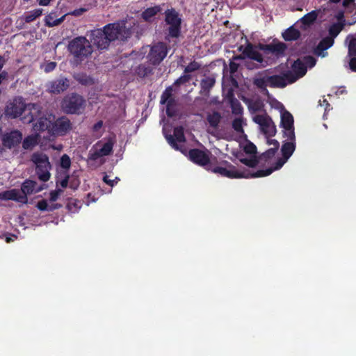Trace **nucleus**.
I'll return each instance as SVG.
<instances>
[{
	"label": "nucleus",
	"mask_w": 356,
	"mask_h": 356,
	"mask_svg": "<svg viewBox=\"0 0 356 356\" xmlns=\"http://www.w3.org/2000/svg\"><path fill=\"white\" fill-rule=\"evenodd\" d=\"M56 63L50 62V63H47L46 65L45 68H44V71L46 72L52 71L56 67Z\"/></svg>",
	"instance_id": "4d7b16f0"
},
{
	"label": "nucleus",
	"mask_w": 356,
	"mask_h": 356,
	"mask_svg": "<svg viewBox=\"0 0 356 356\" xmlns=\"http://www.w3.org/2000/svg\"><path fill=\"white\" fill-rule=\"evenodd\" d=\"M103 180L108 185L111 186H114V181L115 180H113V179H109L108 176V175H105L103 177Z\"/></svg>",
	"instance_id": "052dcab7"
},
{
	"label": "nucleus",
	"mask_w": 356,
	"mask_h": 356,
	"mask_svg": "<svg viewBox=\"0 0 356 356\" xmlns=\"http://www.w3.org/2000/svg\"><path fill=\"white\" fill-rule=\"evenodd\" d=\"M68 50L72 55V63L78 65L92 53V47L85 37H77L70 42Z\"/></svg>",
	"instance_id": "7ed1b4c3"
},
{
	"label": "nucleus",
	"mask_w": 356,
	"mask_h": 356,
	"mask_svg": "<svg viewBox=\"0 0 356 356\" xmlns=\"http://www.w3.org/2000/svg\"><path fill=\"white\" fill-rule=\"evenodd\" d=\"M4 63H5V59L3 58V57L0 56V70L2 69V67L4 65Z\"/></svg>",
	"instance_id": "774afa93"
},
{
	"label": "nucleus",
	"mask_w": 356,
	"mask_h": 356,
	"mask_svg": "<svg viewBox=\"0 0 356 356\" xmlns=\"http://www.w3.org/2000/svg\"><path fill=\"white\" fill-rule=\"evenodd\" d=\"M240 161L247 166L254 168L257 165V161L255 159H241Z\"/></svg>",
	"instance_id": "3c124183"
},
{
	"label": "nucleus",
	"mask_w": 356,
	"mask_h": 356,
	"mask_svg": "<svg viewBox=\"0 0 356 356\" xmlns=\"http://www.w3.org/2000/svg\"><path fill=\"white\" fill-rule=\"evenodd\" d=\"M22 139V134L19 131H13L3 136V145L11 148L20 143Z\"/></svg>",
	"instance_id": "aec40b11"
},
{
	"label": "nucleus",
	"mask_w": 356,
	"mask_h": 356,
	"mask_svg": "<svg viewBox=\"0 0 356 356\" xmlns=\"http://www.w3.org/2000/svg\"><path fill=\"white\" fill-rule=\"evenodd\" d=\"M300 35V31L293 26L289 27L282 33L284 39L286 41L296 40Z\"/></svg>",
	"instance_id": "c756f323"
},
{
	"label": "nucleus",
	"mask_w": 356,
	"mask_h": 356,
	"mask_svg": "<svg viewBox=\"0 0 356 356\" xmlns=\"http://www.w3.org/2000/svg\"><path fill=\"white\" fill-rule=\"evenodd\" d=\"M230 103L232 113L241 116L243 108L240 102L237 99H233L231 100Z\"/></svg>",
	"instance_id": "4c0bfd02"
},
{
	"label": "nucleus",
	"mask_w": 356,
	"mask_h": 356,
	"mask_svg": "<svg viewBox=\"0 0 356 356\" xmlns=\"http://www.w3.org/2000/svg\"><path fill=\"white\" fill-rule=\"evenodd\" d=\"M136 73L141 77H145L152 73V68L145 65H140L136 69Z\"/></svg>",
	"instance_id": "e433bc0d"
},
{
	"label": "nucleus",
	"mask_w": 356,
	"mask_h": 356,
	"mask_svg": "<svg viewBox=\"0 0 356 356\" xmlns=\"http://www.w3.org/2000/svg\"><path fill=\"white\" fill-rule=\"evenodd\" d=\"M166 104V113L167 115L170 117H173L176 114V101L170 100V102L165 104Z\"/></svg>",
	"instance_id": "58836bf2"
},
{
	"label": "nucleus",
	"mask_w": 356,
	"mask_h": 356,
	"mask_svg": "<svg viewBox=\"0 0 356 356\" xmlns=\"http://www.w3.org/2000/svg\"><path fill=\"white\" fill-rule=\"evenodd\" d=\"M27 107L28 105H25L22 98H15L8 102L5 113L11 118H16L19 116L24 111H28Z\"/></svg>",
	"instance_id": "9b49d317"
},
{
	"label": "nucleus",
	"mask_w": 356,
	"mask_h": 356,
	"mask_svg": "<svg viewBox=\"0 0 356 356\" xmlns=\"http://www.w3.org/2000/svg\"><path fill=\"white\" fill-rule=\"evenodd\" d=\"M253 83L257 88L266 90L267 87L283 88L292 83L285 71L274 75H269L266 72L259 74L254 79Z\"/></svg>",
	"instance_id": "20e7f679"
},
{
	"label": "nucleus",
	"mask_w": 356,
	"mask_h": 356,
	"mask_svg": "<svg viewBox=\"0 0 356 356\" xmlns=\"http://www.w3.org/2000/svg\"><path fill=\"white\" fill-rule=\"evenodd\" d=\"M86 101L76 93L66 95L61 103V107L66 113H80L85 107Z\"/></svg>",
	"instance_id": "0eeeda50"
},
{
	"label": "nucleus",
	"mask_w": 356,
	"mask_h": 356,
	"mask_svg": "<svg viewBox=\"0 0 356 356\" xmlns=\"http://www.w3.org/2000/svg\"><path fill=\"white\" fill-rule=\"evenodd\" d=\"M289 142H286L282 146V152L283 157L278 159L276 165L274 168H270L267 170H259L254 174L252 175V177H265L270 175L274 170H278L287 161L289 157L292 155L295 150L294 140H289Z\"/></svg>",
	"instance_id": "423d86ee"
},
{
	"label": "nucleus",
	"mask_w": 356,
	"mask_h": 356,
	"mask_svg": "<svg viewBox=\"0 0 356 356\" xmlns=\"http://www.w3.org/2000/svg\"><path fill=\"white\" fill-rule=\"evenodd\" d=\"M75 79L81 84L90 86L94 83L93 79L86 74H78L75 76Z\"/></svg>",
	"instance_id": "f704fd0d"
},
{
	"label": "nucleus",
	"mask_w": 356,
	"mask_h": 356,
	"mask_svg": "<svg viewBox=\"0 0 356 356\" xmlns=\"http://www.w3.org/2000/svg\"><path fill=\"white\" fill-rule=\"evenodd\" d=\"M189 156L193 162L201 165H204L209 161V158L207 154L203 151L197 149L190 150Z\"/></svg>",
	"instance_id": "4be33fe9"
},
{
	"label": "nucleus",
	"mask_w": 356,
	"mask_h": 356,
	"mask_svg": "<svg viewBox=\"0 0 356 356\" xmlns=\"http://www.w3.org/2000/svg\"><path fill=\"white\" fill-rule=\"evenodd\" d=\"M113 143L111 141H108L104 144L102 148L99 149L101 154L103 156L109 155L113 149Z\"/></svg>",
	"instance_id": "37998d69"
},
{
	"label": "nucleus",
	"mask_w": 356,
	"mask_h": 356,
	"mask_svg": "<svg viewBox=\"0 0 356 356\" xmlns=\"http://www.w3.org/2000/svg\"><path fill=\"white\" fill-rule=\"evenodd\" d=\"M71 165V159L67 154H63L60 158V166L65 170H68Z\"/></svg>",
	"instance_id": "c03bdc74"
},
{
	"label": "nucleus",
	"mask_w": 356,
	"mask_h": 356,
	"mask_svg": "<svg viewBox=\"0 0 356 356\" xmlns=\"http://www.w3.org/2000/svg\"><path fill=\"white\" fill-rule=\"evenodd\" d=\"M165 22L168 25V35L178 38L181 32V18L175 8L168 9L165 12Z\"/></svg>",
	"instance_id": "6e6552de"
},
{
	"label": "nucleus",
	"mask_w": 356,
	"mask_h": 356,
	"mask_svg": "<svg viewBox=\"0 0 356 356\" xmlns=\"http://www.w3.org/2000/svg\"><path fill=\"white\" fill-rule=\"evenodd\" d=\"M39 139H40V136L37 133L27 136L23 140V143H22L23 148L25 149H32L34 146H35L38 143Z\"/></svg>",
	"instance_id": "bb28decb"
},
{
	"label": "nucleus",
	"mask_w": 356,
	"mask_h": 356,
	"mask_svg": "<svg viewBox=\"0 0 356 356\" xmlns=\"http://www.w3.org/2000/svg\"><path fill=\"white\" fill-rule=\"evenodd\" d=\"M337 18L339 22H343L344 23V21L343 20V13L342 12H339L337 15Z\"/></svg>",
	"instance_id": "69168bd1"
},
{
	"label": "nucleus",
	"mask_w": 356,
	"mask_h": 356,
	"mask_svg": "<svg viewBox=\"0 0 356 356\" xmlns=\"http://www.w3.org/2000/svg\"><path fill=\"white\" fill-rule=\"evenodd\" d=\"M348 57L356 56V38H351L348 43Z\"/></svg>",
	"instance_id": "a19ab883"
},
{
	"label": "nucleus",
	"mask_w": 356,
	"mask_h": 356,
	"mask_svg": "<svg viewBox=\"0 0 356 356\" xmlns=\"http://www.w3.org/2000/svg\"><path fill=\"white\" fill-rule=\"evenodd\" d=\"M222 116L220 113L217 111H212L209 113L207 115V120L208 123L210 127L214 129L218 128Z\"/></svg>",
	"instance_id": "a878e982"
},
{
	"label": "nucleus",
	"mask_w": 356,
	"mask_h": 356,
	"mask_svg": "<svg viewBox=\"0 0 356 356\" xmlns=\"http://www.w3.org/2000/svg\"><path fill=\"white\" fill-rule=\"evenodd\" d=\"M102 156H104L101 154L99 149H96L93 152H92L90 151V154H89L90 159L93 160V161H95Z\"/></svg>",
	"instance_id": "864d4df0"
},
{
	"label": "nucleus",
	"mask_w": 356,
	"mask_h": 356,
	"mask_svg": "<svg viewBox=\"0 0 356 356\" xmlns=\"http://www.w3.org/2000/svg\"><path fill=\"white\" fill-rule=\"evenodd\" d=\"M212 171L228 178H248L249 173L245 168L241 169L225 162V166L215 167Z\"/></svg>",
	"instance_id": "1a4fd4ad"
},
{
	"label": "nucleus",
	"mask_w": 356,
	"mask_h": 356,
	"mask_svg": "<svg viewBox=\"0 0 356 356\" xmlns=\"http://www.w3.org/2000/svg\"><path fill=\"white\" fill-rule=\"evenodd\" d=\"M191 76L189 74L182 75L175 81L174 85L179 86L181 84L186 83L188 82L191 80Z\"/></svg>",
	"instance_id": "8fccbe9b"
},
{
	"label": "nucleus",
	"mask_w": 356,
	"mask_h": 356,
	"mask_svg": "<svg viewBox=\"0 0 356 356\" xmlns=\"http://www.w3.org/2000/svg\"><path fill=\"white\" fill-rule=\"evenodd\" d=\"M246 104L248 109L251 113H255L260 111H262L264 107V103L259 99H247Z\"/></svg>",
	"instance_id": "cd10ccee"
},
{
	"label": "nucleus",
	"mask_w": 356,
	"mask_h": 356,
	"mask_svg": "<svg viewBox=\"0 0 356 356\" xmlns=\"http://www.w3.org/2000/svg\"><path fill=\"white\" fill-rule=\"evenodd\" d=\"M58 191H51L50 193V197H49V199H50V201L51 202L56 201L58 199Z\"/></svg>",
	"instance_id": "bf43d9fd"
},
{
	"label": "nucleus",
	"mask_w": 356,
	"mask_h": 356,
	"mask_svg": "<svg viewBox=\"0 0 356 356\" xmlns=\"http://www.w3.org/2000/svg\"><path fill=\"white\" fill-rule=\"evenodd\" d=\"M0 200H15L20 203H26L27 197L22 195L21 192L17 189H12L0 193Z\"/></svg>",
	"instance_id": "a211bd4d"
},
{
	"label": "nucleus",
	"mask_w": 356,
	"mask_h": 356,
	"mask_svg": "<svg viewBox=\"0 0 356 356\" xmlns=\"http://www.w3.org/2000/svg\"><path fill=\"white\" fill-rule=\"evenodd\" d=\"M51 0H40L39 4L41 6H47Z\"/></svg>",
	"instance_id": "338daca9"
},
{
	"label": "nucleus",
	"mask_w": 356,
	"mask_h": 356,
	"mask_svg": "<svg viewBox=\"0 0 356 356\" xmlns=\"http://www.w3.org/2000/svg\"><path fill=\"white\" fill-rule=\"evenodd\" d=\"M79 204H80L79 201L73 200V201L70 202L67 204V207L70 211L74 213V212L77 211L79 208H80Z\"/></svg>",
	"instance_id": "09e8293b"
},
{
	"label": "nucleus",
	"mask_w": 356,
	"mask_h": 356,
	"mask_svg": "<svg viewBox=\"0 0 356 356\" xmlns=\"http://www.w3.org/2000/svg\"><path fill=\"white\" fill-rule=\"evenodd\" d=\"M344 25L345 24L343 22H338L332 24L329 28V36L332 37V38L334 39V38H336L342 31Z\"/></svg>",
	"instance_id": "473e14b6"
},
{
	"label": "nucleus",
	"mask_w": 356,
	"mask_h": 356,
	"mask_svg": "<svg viewBox=\"0 0 356 356\" xmlns=\"http://www.w3.org/2000/svg\"><path fill=\"white\" fill-rule=\"evenodd\" d=\"M334 44L332 37L327 36L321 40L315 49V54L319 56L325 57L327 54L325 51Z\"/></svg>",
	"instance_id": "5701e85b"
},
{
	"label": "nucleus",
	"mask_w": 356,
	"mask_h": 356,
	"mask_svg": "<svg viewBox=\"0 0 356 356\" xmlns=\"http://www.w3.org/2000/svg\"><path fill=\"white\" fill-rule=\"evenodd\" d=\"M343 6L350 13L355 12L356 13V3L355 0H343Z\"/></svg>",
	"instance_id": "79ce46f5"
},
{
	"label": "nucleus",
	"mask_w": 356,
	"mask_h": 356,
	"mask_svg": "<svg viewBox=\"0 0 356 356\" xmlns=\"http://www.w3.org/2000/svg\"><path fill=\"white\" fill-rule=\"evenodd\" d=\"M37 207L41 211H49L55 209V207L49 205L47 200H42L37 203Z\"/></svg>",
	"instance_id": "a18cd8bd"
},
{
	"label": "nucleus",
	"mask_w": 356,
	"mask_h": 356,
	"mask_svg": "<svg viewBox=\"0 0 356 356\" xmlns=\"http://www.w3.org/2000/svg\"><path fill=\"white\" fill-rule=\"evenodd\" d=\"M31 161L35 165V173L39 179L44 182L47 181L50 179L51 169L48 156L43 152H36L32 154Z\"/></svg>",
	"instance_id": "39448f33"
},
{
	"label": "nucleus",
	"mask_w": 356,
	"mask_h": 356,
	"mask_svg": "<svg viewBox=\"0 0 356 356\" xmlns=\"http://www.w3.org/2000/svg\"><path fill=\"white\" fill-rule=\"evenodd\" d=\"M301 61L304 63L307 68L313 67L316 63V60L312 56H305L302 60H301Z\"/></svg>",
	"instance_id": "49530a36"
},
{
	"label": "nucleus",
	"mask_w": 356,
	"mask_h": 356,
	"mask_svg": "<svg viewBox=\"0 0 356 356\" xmlns=\"http://www.w3.org/2000/svg\"><path fill=\"white\" fill-rule=\"evenodd\" d=\"M27 110L28 115H25L22 120L24 123H31L36 120L33 124V129L35 132L43 131L50 127L54 118L43 111L39 104H29Z\"/></svg>",
	"instance_id": "f03ea898"
},
{
	"label": "nucleus",
	"mask_w": 356,
	"mask_h": 356,
	"mask_svg": "<svg viewBox=\"0 0 356 356\" xmlns=\"http://www.w3.org/2000/svg\"><path fill=\"white\" fill-rule=\"evenodd\" d=\"M249 56L252 59L257 60L259 63H261L263 61L262 56L261 55V54L256 51H251Z\"/></svg>",
	"instance_id": "603ef678"
},
{
	"label": "nucleus",
	"mask_w": 356,
	"mask_h": 356,
	"mask_svg": "<svg viewBox=\"0 0 356 356\" xmlns=\"http://www.w3.org/2000/svg\"><path fill=\"white\" fill-rule=\"evenodd\" d=\"M252 120L259 126L261 131L267 138L275 134L276 128L272 119L266 114H255L252 116Z\"/></svg>",
	"instance_id": "9d476101"
},
{
	"label": "nucleus",
	"mask_w": 356,
	"mask_h": 356,
	"mask_svg": "<svg viewBox=\"0 0 356 356\" xmlns=\"http://www.w3.org/2000/svg\"><path fill=\"white\" fill-rule=\"evenodd\" d=\"M103 126L102 121H99L97 123H95L93 126V130L95 131H99Z\"/></svg>",
	"instance_id": "e2e57ef3"
},
{
	"label": "nucleus",
	"mask_w": 356,
	"mask_h": 356,
	"mask_svg": "<svg viewBox=\"0 0 356 356\" xmlns=\"http://www.w3.org/2000/svg\"><path fill=\"white\" fill-rule=\"evenodd\" d=\"M172 86H168L165 88V90L163 92L160 103L161 104H165L170 102V100H175V98L172 97Z\"/></svg>",
	"instance_id": "72a5a7b5"
},
{
	"label": "nucleus",
	"mask_w": 356,
	"mask_h": 356,
	"mask_svg": "<svg viewBox=\"0 0 356 356\" xmlns=\"http://www.w3.org/2000/svg\"><path fill=\"white\" fill-rule=\"evenodd\" d=\"M161 8L160 6L148 8L142 13V17L145 21L149 22L152 20V18L158 13L161 12Z\"/></svg>",
	"instance_id": "7c9ffc66"
},
{
	"label": "nucleus",
	"mask_w": 356,
	"mask_h": 356,
	"mask_svg": "<svg viewBox=\"0 0 356 356\" xmlns=\"http://www.w3.org/2000/svg\"><path fill=\"white\" fill-rule=\"evenodd\" d=\"M316 17H317V15H316L315 11H312V12L305 15L302 18L301 20L304 24L309 25L316 20Z\"/></svg>",
	"instance_id": "ea45409f"
},
{
	"label": "nucleus",
	"mask_w": 356,
	"mask_h": 356,
	"mask_svg": "<svg viewBox=\"0 0 356 356\" xmlns=\"http://www.w3.org/2000/svg\"><path fill=\"white\" fill-rule=\"evenodd\" d=\"M245 151L250 154H254L256 152V147L254 145L250 144L245 147Z\"/></svg>",
	"instance_id": "6e6d98bb"
},
{
	"label": "nucleus",
	"mask_w": 356,
	"mask_h": 356,
	"mask_svg": "<svg viewBox=\"0 0 356 356\" xmlns=\"http://www.w3.org/2000/svg\"><path fill=\"white\" fill-rule=\"evenodd\" d=\"M86 11V8H79V9H76V10H73L72 12H71L70 14V15H72L74 16H79L81 15H82L84 12Z\"/></svg>",
	"instance_id": "13d9d810"
},
{
	"label": "nucleus",
	"mask_w": 356,
	"mask_h": 356,
	"mask_svg": "<svg viewBox=\"0 0 356 356\" xmlns=\"http://www.w3.org/2000/svg\"><path fill=\"white\" fill-rule=\"evenodd\" d=\"M131 26L127 22L122 20L108 24L103 29L91 31L90 40L98 49H107L111 42L115 40L124 41L131 35Z\"/></svg>",
	"instance_id": "f257e3e1"
},
{
	"label": "nucleus",
	"mask_w": 356,
	"mask_h": 356,
	"mask_svg": "<svg viewBox=\"0 0 356 356\" xmlns=\"http://www.w3.org/2000/svg\"><path fill=\"white\" fill-rule=\"evenodd\" d=\"M72 129V124L69 119L62 117L57 119L52 125L54 134L63 136Z\"/></svg>",
	"instance_id": "f3484780"
},
{
	"label": "nucleus",
	"mask_w": 356,
	"mask_h": 356,
	"mask_svg": "<svg viewBox=\"0 0 356 356\" xmlns=\"http://www.w3.org/2000/svg\"><path fill=\"white\" fill-rule=\"evenodd\" d=\"M238 64H236V63L231 62L229 64L230 72L233 74L235 72H236V70L238 69Z\"/></svg>",
	"instance_id": "680f3d73"
},
{
	"label": "nucleus",
	"mask_w": 356,
	"mask_h": 356,
	"mask_svg": "<svg viewBox=\"0 0 356 356\" xmlns=\"http://www.w3.org/2000/svg\"><path fill=\"white\" fill-rule=\"evenodd\" d=\"M166 139L168 142L170 144V145L176 149L181 150V145L179 147L176 140L179 143H184L185 141V136L184 134V129L182 127H175L174 129V135H169L166 136Z\"/></svg>",
	"instance_id": "6ab92c4d"
},
{
	"label": "nucleus",
	"mask_w": 356,
	"mask_h": 356,
	"mask_svg": "<svg viewBox=\"0 0 356 356\" xmlns=\"http://www.w3.org/2000/svg\"><path fill=\"white\" fill-rule=\"evenodd\" d=\"M215 82V79L212 77H206L202 79L200 82V93L203 95L209 96V91L213 87Z\"/></svg>",
	"instance_id": "393cba45"
},
{
	"label": "nucleus",
	"mask_w": 356,
	"mask_h": 356,
	"mask_svg": "<svg viewBox=\"0 0 356 356\" xmlns=\"http://www.w3.org/2000/svg\"><path fill=\"white\" fill-rule=\"evenodd\" d=\"M356 56L350 57L349 67L351 70L356 72Z\"/></svg>",
	"instance_id": "5fc2aeb1"
},
{
	"label": "nucleus",
	"mask_w": 356,
	"mask_h": 356,
	"mask_svg": "<svg viewBox=\"0 0 356 356\" xmlns=\"http://www.w3.org/2000/svg\"><path fill=\"white\" fill-rule=\"evenodd\" d=\"M281 124L284 129V134L287 136L288 139L294 140L293 118L289 111L284 108L281 111Z\"/></svg>",
	"instance_id": "ddd939ff"
},
{
	"label": "nucleus",
	"mask_w": 356,
	"mask_h": 356,
	"mask_svg": "<svg viewBox=\"0 0 356 356\" xmlns=\"http://www.w3.org/2000/svg\"><path fill=\"white\" fill-rule=\"evenodd\" d=\"M167 54L166 45L163 42H158L152 47L148 58L152 64L158 65L165 58Z\"/></svg>",
	"instance_id": "f8f14e48"
},
{
	"label": "nucleus",
	"mask_w": 356,
	"mask_h": 356,
	"mask_svg": "<svg viewBox=\"0 0 356 356\" xmlns=\"http://www.w3.org/2000/svg\"><path fill=\"white\" fill-rule=\"evenodd\" d=\"M267 143L269 145H273L272 147L269 148L268 150H266L263 156L269 159L273 156L276 152V151L278 149L280 144L278 141H277L275 139H270L267 138Z\"/></svg>",
	"instance_id": "c85d7f7f"
},
{
	"label": "nucleus",
	"mask_w": 356,
	"mask_h": 356,
	"mask_svg": "<svg viewBox=\"0 0 356 356\" xmlns=\"http://www.w3.org/2000/svg\"><path fill=\"white\" fill-rule=\"evenodd\" d=\"M68 179H69V177L67 176L65 177V179H63L62 181H60V184L63 188L67 187V183H68Z\"/></svg>",
	"instance_id": "0e129e2a"
},
{
	"label": "nucleus",
	"mask_w": 356,
	"mask_h": 356,
	"mask_svg": "<svg viewBox=\"0 0 356 356\" xmlns=\"http://www.w3.org/2000/svg\"><path fill=\"white\" fill-rule=\"evenodd\" d=\"M42 13V9H35L29 12L24 17V20L26 23H30L40 17Z\"/></svg>",
	"instance_id": "c9c22d12"
},
{
	"label": "nucleus",
	"mask_w": 356,
	"mask_h": 356,
	"mask_svg": "<svg viewBox=\"0 0 356 356\" xmlns=\"http://www.w3.org/2000/svg\"><path fill=\"white\" fill-rule=\"evenodd\" d=\"M286 49V46L284 43L275 40L268 44L260 45V49L264 51V53L266 54H272L277 57L282 56Z\"/></svg>",
	"instance_id": "dca6fc26"
},
{
	"label": "nucleus",
	"mask_w": 356,
	"mask_h": 356,
	"mask_svg": "<svg viewBox=\"0 0 356 356\" xmlns=\"http://www.w3.org/2000/svg\"><path fill=\"white\" fill-rule=\"evenodd\" d=\"M201 65L195 62V61H193V62H191V63H189V65H188L185 69H184V72L185 73H190V72H195L197 70H199L200 68Z\"/></svg>",
	"instance_id": "de8ad7c7"
},
{
	"label": "nucleus",
	"mask_w": 356,
	"mask_h": 356,
	"mask_svg": "<svg viewBox=\"0 0 356 356\" xmlns=\"http://www.w3.org/2000/svg\"><path fill=\"white\" fill-rule=\"evenodd\" d=\"M286 73L292 83L296 82L300 78L305 75L307 67L300 59H298L293 63L290 70H286Z\"/></svg>",
	"instance_id": "2eb2a0df"
},
{
	"label": "nucleus",
	"mask_w": 356,
	"mask_h": 356,
	"mask_svg": "<svg viewBox=\"0 0 356 356\" xmlns=\"http://www.w3.org/2000/svg\"><path fill=\"white\" fill-rule=\"evenodd\" d=\"M43 190V185H39L36 181L27 179L22 185V195H27L36 193Z\"/></svg>",
	"instance_id": "412c9836"
},
{
	"label": "nucleus",
	"mask_w": 356,
	"mask_h": 356,
	"mask_svg": "<svg viewBox=\"0 0 356 356\" xmlns=\"http://www.w3.org/2000/svg\"><path fill=\"white\" fill-rule=\"evenodd\" d=\"M65 16L66 15H64L61 17L56 19V13L54 12H51L45 17V25L48 27H54L58 26L64 21Z\"/></svg>",
	"instance_id": "b1692460"
},
{
	"label": "nucleus",
	"mask_w": 356,
	"mask_h": 356,
	"mask_svg": "<svg viewBox=\"0 0 356 356\" xmlns=\"http://www.w3.org/2000/svg\"><path fill=\"white\" fill-rule=\"evenodd\" d=\"M70 86V81L67 78H60L49 81L46 83V90L51 94H59L66 90Z\"/></svg>",
	"instance_id": "4468645a"
},
{
	"label": "nucleus",
	"mask_w": 356,
	"mask_h": 356,
	"mask_svg": "<svg viewBox=\"0 0 356 356\" xmlns=\"http://www.w3.org/2000/svg\"><path fill=\"white\" fill-rule=\"evenodd\" d=\"M245 124V121L242 116H238L232 121V128L239 134L244 133L243 126Z\"/></svg>",
	"instance_id": "2f4dec72"
}]
</instances>
